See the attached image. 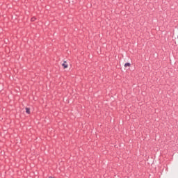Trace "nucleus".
Here are the masks:
<instances>
[{
  "label": "nucleus",
  "mask_w": 178,
  "mask_h": 178,
  "mask_svg": "<svg viewBox=\"0 0 178 178\" xmlns=\"http://www.w3.org/2000/svg\"><path fill=\"white\" fill-rule=\"evenodd\" d=\"M62 66L64 69H67V64H66V61L64 62V63L62 64Z\"/></svg>",
  "instance_id": "f257e3e1"
},
{
  "label": "nucleus",
  "mask_w": 178,
  "mask_h": 178,
  "mask_svg": "<svg viewBox=\"0 0 178 178\" xmlns=\"http://www.w3.org/2000/svg\"><path fill=\"white\" fill-rule=\"evenodd\" d=\"M127 66H131V64H130L129 63H126L124 64V67H127Z\"/></svg>",
  "instance_id": "f03ea898"
},
{
  "label": "nucleus",
  "mask_w": 178,
  "mask_h": 178,
  "mask_svg": "<svg viewBox=\"0 0 178 178\" xmlns=\"http://www.w3.org/2000/svg\"><path fill=\"white\" fill-rule=\"evenodd\" d=\"M26 113H28V114H30V108H26Z\"/></svg>",
  "instance_id": "7ed1b4c3"
},
{
  "label": "nucleus",
  "mask_w": 178,
  "mask_h": 178,
  "mask_svg": "<svg viewBox=\"0 0 178 178\" xmlns=\"http://www.w3.org/2000/svg\"><path fill=\"white\" fill-rule=\"evenodd\" d=\"M34 20H35V17H33L31 18V22H34Z\"/></svg>",
  "instance_id": "20e7f679"
}]
</instances>
